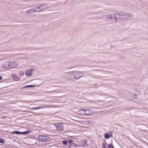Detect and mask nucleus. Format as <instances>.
Masks as SVG:
<instances>
[{
    "label": "nucleus",
    "mask_w": 148,
    "mask_h": 148,
    "mask_svg": "<svg viewBox=\"0 0 148 148\" xmlns=\"http://www.w3.org/2000/svg\"><path fill=\"white\" fill-rule=\"evenodd\" d=\"M117 14L118 16L119 21L129 20L134 17L133 14L130 13H125L122 12L118 13Z\"/></svg>",
    "instance_id": "f257e3e1"
},
{
    "label": "nucleus",
    "mask_w": 148,
    "mask_h": 148,
    "mask_svg": "<svg viewBox=\"0 0 148 148\" xmlns=\"http://www.w3.org/2000/svg\"><path fill=\"white\" fill-rule=\"evenodd\" d=\"M118 13L111 14H109L105 16L104 18L107 20L115 19L116 21H118V16L117 14Z\"/></svg>",
    "instance_id": "f03ea898"
},
{
    "label": "nucleus",
    "mask_w": 148,
    "mask_h": 148,
    "mask_svg": "<svg viewBox=\"0 0 148 148\" xmlns=\"http://www.w3.org/2000/svg\"><path fill=\"white\" fill-rule=\"evenodd\" d=\"M49 8V6L46 4L39 5L34 8L35 12H39Z\"/></svg>",
    "instance_id": "7ed1b4c3"
},
{
    "label": "nucleus",
    "mask_w": 148,
    "mask_h": 148,
    "mask_svg": "<svg viewBox=\"0 0 148 148\" xmlns=\"http://www.w3.org/2000/svg\"><path fill=\"white\" fill-rule=\"evenodd\" d=\"M53 125L56 127V129L58 130H63L64 127V126L62 123H54Z\"/></svg>",
    "instance_id": "20e7f679"
},
{
    "label": "nucleus",
    "mask_w": 148,
    "mask_h": 148,
    "mask_svg": "<svg viewBox=\"0 0 148 148\" xmlns=\"http://www.w3.org/2000/svg\"><path fill=\"white\" fill-rule=\"evenodd\" d=\"M38 139V140L40 141H44L49 140L50 139V137L46 136L40 135L39 136Z\"/></svg>",
    "instance_id": "39448f33"
},
{
    "label": "nucleus",
    "mask_w": 148,
    "mask_h": 148,
    "mask_svg": "<svg viewBox=\"0 0 148 148\" xmlns=\"http://www.w3.org/2000/svg\"><path fill=\"white\" fill-rule=\"evenodd\" d=\"M9 69H14L18 66V64L16 62L9 61Z\"/></svg>",
    "instance_id": "423d86ee"
},
{
    "label": "nucleus",
    "mask_w": 148,
    "mask_h": 148,
    "mask_svg": "<svg viewBox=\"0 0 148 148\" xmlns=\"http://www.w3.org/2000/svg\"><path fill=\"white\" fill-rule=\"evenodd\" d=\"M33 68L28 69L25 71V75L27 76H30L32 75V72L34 71Z\"/></svg>",
    "instance_id": "0eeeda50"
},
{
    "label": "nucleus",
    "mask_w": 148,
    "mask_h": 148,
    "mask_svg": "<svg viewBox=\"0 0 148 148\" xmlns=\"http://www.w3.org/2000/svg\"><path fill=\"white\" fill-rule=\"evenodd\" d=\"M9 61H7L1 65V67L3 69H9Z\"/></svg>",
    "instance_id": "6e6552de"
},
{
    "label": "nucleus",
    "mask_w": 148,
    "mask_h": 148,
    "mask_svg": "<svg viewBox=\"0 0 148 148\" xmlns=\"http://www.w3.org/2000/svg\"><path fill=\"white\" fill-rule=\"evenodd\" d=\"M93 113V111L91 110L87 109L85 110V115H90Z\"/></svg>",
    "instance_id": "1a4fd4ad"
},
{
    "label": "nucleus",
    "mask_w": 148,
    "mask_h": 148,
    "mask_svg": "<svg viewBox=\"0 0 148 148\" xmlns=\"http://www.w3.org/2000/svg\"><path fill=\"white\" fill-rule=\"evenodd\" d=\"M112 136V134L111 133H105L104 137L106 139H108L111 137Z\"/></svg>",
    "instance_id": "9d476101"
},
{
    "label": "nucleus",
    "mask_w": 148,
    "mask_h": 148,
    "mask_svg": "<svg viewBox=\"0 0 148 148\" xmlns=\"http://www.w3.org/2000/svg\"><path fill=\"white\" fill-rule=\"evenodd\" d=\"M50 107V106H43L42 107H38L35 108H34L32 109V110H35L39 109H42V108H47Z\"/></svg>",
    "instance_id": "9b49d317"
},
{
    "label": "nucleus",
    "mask_w": 148,
    "mask_h": 148,
    "mask_svg": "<svg viewBox=\"0 0 148 148\" xmlns=\"http://www.w3.org/2000/svg\"><path fill=\"white\" fill-rule=\"evenodd\" d=\"M26 12L27 14H30L32 13L35 12L34 8H32L29 10H28L26 11Z\"/></svg>",
    "instance_id": "f8f14e48"
},
{
    "label": "nucleus",
    "mask_w": 148,
    "mask_h": 148,
    "mask_svg": "<svg viewBox=\"0 0 148 148\" xmlns=\"http://www.w3.org/2000/svg\"><path fill=\"white\" fill-rule=\"evenodd\" d=\"M78 113L80 114L85 115V110L83 109H81L78 111Z\"/></svg>",
    "instance_id": "ddd939ff"
},
{
    "label": "nucleus",
    "mask_w": 148,
    "mask_h": 148,
    "mask_svg": "<svg viewBox=\"0 0 148 148\" xmlns=\"http://www.w3.org/2000/svg\"><path fill=\"white\" fill-rule=\"evenodd\" d=\"M12 77L14 79H15V80L16 81H18L19 80V78L18 77L16 76L15 75L13 74L12 75Z\"/></svg>",
    "instance_id": "4468645a"
},
{
    "label": "nucleus",
    "mask_w": 148,
    "mask_h": 148,
    "mask_svg": "<svg viewBox=\"0 0 148 148\" xmlns=\"http://www.w3.org/2000/svg\"><path fill=\"white\" fill-rule=\"evenodd\" d=\"M76 73V74H78V75H80L81 74H82V73L81 71H72L71 72V73Z\"/></svg>",
    "instance_id": "2eb2a0df"
},
{
    "label": "nucleus",
    "mask_w": 148,
    "mask_h": 148,
    "mask_svg": "<svg viewBox=\"0 0 148 148\" xmlns=\"http://www.w3.org/2000/svg\"><path fill=\"white\" fill-rule=\"evenodd\" d=\"M76 146V144L75 143H72L70 144V148H71L74 147H75Z\"/></svg>",
    "instance_id": "dca6fc26"
},
{
    "label": "nucleus",
    "mask_w": 148,
    "mask_h": 148,
    "mask_svg": "<svg viewBox=\"0 0 148 148\" xmlns=\"http://www.w3.org/2000/svg\"><path fill=\"white\" fill-rule=\"evenodd\" d=\"M35 86L34 85H29L23 87V88H27L28 87H34Z\"/></svg>",
    "instance_id": "f3484780"
},
{
    "label": "nucleus",
    "mask_w": 148,
    "mask_h": 148,
    "mask_svg": "<svg viewBox=\"0 0 148 148\" xmlns=\"http://www.w3.org/2000/svg\"><path fill=\"white\" fill-rule=\"evenodd\" d=\"M5 142V140L2 138H0V143H4Z\"/></svg>",
    "instance_id": "a211bd4d"
},
{
    "label": "nucleus",
    "mask_w": 148,
    "mask_h": 148,
    "mask_svg": "<svg viewBox=\"0 0 148 148\" xmlns=\"http://www.w3.org/2000/svg\"><path fill=\"white\" fill-rule=\"evenodd\" d=\"M28 133V132L27 131H25L23 132H21V134H25Z\"/></svg>",
    "instance_id": "6ab92c4d"
},
{
    "label": "nucleus",
    "mask_w": 148,
    "mask_h": 148,
    "mask_svg": "<svg viewBox=\"0 0 148 148\" xmlns=\"http://www.w3.org/2000/svg\"><path fill=\"white\" fill-rule=\"evenodd\" d=\"M62 144H63L66 145L67 144V142L65 140L64 141L62 142Z\"/></svg>",
    "instance_id": "aec40b11"
},
{
    "label": "nucleus",
    "mask_w": 148,
    "mask_h": 148,
    "mask_svg": "<svg viewBox=\"0 0 148 148\" xmlns=\"http://www.w3.org/2000/svg\"><path fill=\"white\" fill-rule=\"evenodd\" d=\"M108 148H114L113 146L112 145H108Z\"/></svg>",
    "instance_id": "412c9836"
},
{
    "label": "nucleus",
    "mask_w": 148,
    "mask_h": 148,
    "mask_svg": "<svg viewBox=\"0 0 148 148\" xmlns=\"http://www.w3.org/2000/svg\"><path fill=\"white\" fill-rule=\"evenodd\" d=\"M20 75L21 76H22L24 75V73H23V72L21 71L20 73Z\"/></svg>",
    "instance_id": "4be33fe9"
},
{
    "label": "nucleus",
    "mask_w": 148,
    "mask_h": 148,
    "mask_svg": "<svg viewBox=\"0 0 148 148\" xmlns=\"http://www.w3.org/2000/svg\"><path fill=\"white\" fill-rule=\"evenodd\" d=\"M17 131L12 132H11V133L12 134H17Z\"/></svg>",
    "instance_id": "5701e85b"
},
{
    "label": "nucleus",
    "mask_w": 148,
    "mask_h": 148,
    "mask_svg": "<svg viewBox=\"0 0 148 148\" xmlns=\"http://www.w3.org/2000/svg\"><path fill=\"white\" fill-rule=\"evenodd\" d=\"M102 148H106L105 145L104 144H103L102 146Z\"/></svg>",
    "instance_id": "b1692460"
},
{
    "label": "nucleus",
    "mask_w": 148,
    "mask_h": 148,
    "mask_svg": "<svg viewBox=\"0 0 148 148\" xmlns=\"http://www.w3.org/2000/svg\"><path fill=\"white\" fill-rule=\"evenodd\" d=\"M17 134H21V132L19 131H17Z\"/></svg>",
    "instance_id": "393cba45"
},
{
    "label": "nucleus",
    "mask_w": 148,
    "mask_h": 148,
    "mask_svg": "<svg viewBox=\"0 0 148 148\" xmlns=\"http://www.w3.org/2000/svg\"><path fill=\"white\" fill-rule=\"evenodd\" d=\"M72 142H73L72 140H70L68 142V143H70Z\"/></svg>",
    "instance_id": "a878e982"
},
{
    "label": "nucleus",
    "mask_w": 148,
    "mask_h": 148,
    "mask_svg": "<svg viewBox=\"0 0 148 148\" xmlns=\"http://www.w3.org/2000/svg\"><path fill=\"white\" fill-rule=\"evenodd\" d=\"M82 76H83V75H82V76H79V77H78L76 79H78L80 77H82Z\"/></svg>",
    "instance_id": "bb28decb"
},
{
    "label": "nucleus",
    "mask_w": 148,
    "mask_h": 148,
    "mask_svg": "<svg viewBox=\"0 0 148 148\" xmlns=\"http://www.w3.org/2000/svg\"><path fill=\"white\" fill-rule=\"evenodd\" d=\"M2 78V77L0 76V80H1Z\"/></svg>",
    "instance_id": "cd10ccee"
},
{
    "label": "nucleus",
    "mask_w": 148,
    "mask_h": 148,
    "mask_svg": "<svg viewBox=\"0 0 148 148\" xmlns=\"http://www.w3.org/2000/svg\"><path fill=\"white\" fill-rule=\"evenodd\" d=\"M65 73L66 74H69V72H66Z\"/></svg>",
    "instance_id": "c85d7f7f"
},
{
    "label": "nucleus",
    "mask_w": 148,
    "mask_h": 148,
    "mask_svg": "<svg viewBox=\"0 0 148 148\" xmlns=\"http://www.w3.org/2000/svg\"><path fill=\"white\" fill-rule=\"evenodd\" d=\"M76 78V77H75V78Z\"/></svg>",
    "instance_id": "c756f323"
}]
</instances>
